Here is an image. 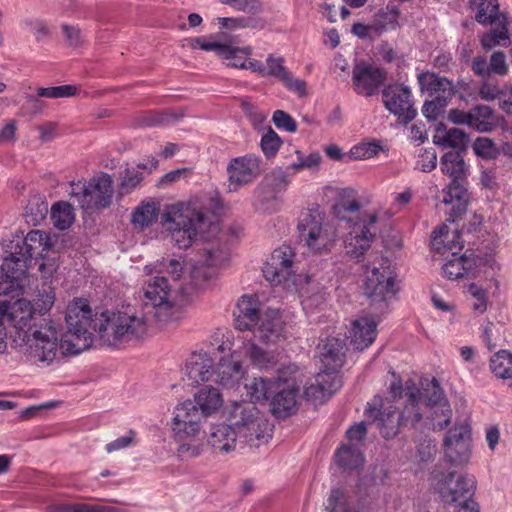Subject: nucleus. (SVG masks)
<instances>
[{"label":"nucleus","instance_id":"nucleus-1","mask_svg":"<svg viewBox=\"0 0 512 512\" xmlns=\"http://www.w3.org/2000/svg\"><path fill=\"white\" fill-rule=\"evenodd\" d=\"M53 246L41 230L26 235L16 232L2 255V326L12 347L35 361L50 364L58 354L59 332L51 320L34 317V307L23 297L27 270L33 257L43 256Z\"/></svg>","mask_w":512,"mask_h":512},{"label":"nucleus","instance_id":"nucleus-2","mask_svg":"<svg viewBox=\"0 0 512 512\" xmlns=\"http://www.w3.org/2000/svg\"><path fill=\"white\" fill-rule=\"evenodd\" d=\"M65 320L68 331L58 340V352L62 355H76L90 348L93 342L91 328L104 345L115 348L138 340L147 332L146 319L127 312L105 311L93 319L92 309L83 298L69 303Z\"/></svg>","mask_w":512,"mask_h":512},{"label":"nucleus","instance_id":"nucleus-3","mask_svg":"<svg viewBox=\"0 0 512 512\" xmlns=\"http://www.w3.org/2000/svg\"><path fill=\"white\" fill-rule=\"evenodd\" d=\"M160 218L162 227L180 249L190 247L197 235L205 237L211 228H217L207 212L182 203L167 206Z\"/></svg>","mask_w":512,"mask_h":512},{"label":"nucleus","instance_id":"nucleus-4","mask_svg":"<svg viewBox=\"0 0 512 512\" xmlns=\"http://www.w3.org/2000/svg\"><path fill=\"white\" fill-rule=\"evenodd\" d=\"M185 374L193 385L214 381L225 387H233L240 382L245 371L240 356L233 352L230 356L223 357L215 369L206 354L193 355L186 363Z\"/></svg>","mask_w":512,"mask_h":512},{"label":"nucleus","instance_id":"nucleus-5","mask_svg":"<svg viewBox=\"0 0 512 512\" xmlns=\"http://www.w3.org/2000/svg\"><path fill=\"white\" fill-rule=\"evenodd\" d=\"M235 326L240 331H251L255 339L269 344L281 336V322L275 311L262 313L257 298L244 295L237 304Z\"/></svg>","mask_w":512,"mask_h":512},{"label":"nucleus","instance_id":"nucleus-6","mask_svg":"<svg viewBox=\"0 0 512 512\" xmlns=\"http://www.w3.org/2000/svg\"><path fill=\"white\" fill-rule=\"evenodd\" d=\"M477 7L475 20L481 25L491 24L493 27L480 37V44L486 51L497 46L509 47L511 45L508 30V17L500 12L498 0H471Z\"/></svg>","mask_w":512,"mask_h":512},{"label":"nucleus","instance_id":"nucleus-7","mask_svg":"<svg viewBox=\"0 0 512 512\" xmlns=\"http://www.w3.org/2000/svg\"><path fill=\"white\" fill-rule=\"evenodd\" d=\"M325 214L317 205L302 212L298 231L301 241L314 253L328 251L336 241V231L325 223Z\"/></svg>","mask_w":512,"mask_h":512},{"label":"nucleus","instance_id":"nucleus-8","mask_svg":"<svg viewBox=\"0 0 512 512\" xmlns=\"http://www.w3.org/2000/svg\"><path fill=\"white\" fill-rule=\"evenodd\" d=\"M71 197L85 211L108 208L114 194L113 180L107 173H100L87 183L71 184Z\"/></svg>","mask_w":512,"mask_h":512},{"label":"nucleus","instance_id":"nucleus-9","mask_svg":"<svg viewBox=\"0 0 512 512\" xmlns=\"http://www.w3.org/2000/svg\"><path fill=\"white\" fill-rule=\"evenodd\" d=\"M173 290L168 279L158 274L143 285L145 305L155 309V317L159 322L167 323L180 318L181 312L173 299Z\"/></svg>","mask_w":512,"mask_h":512},{"label":"nucleus","instance_id":"nucleus-10","mask_svg":"<svg viewBox=\"0 0 512 512\" xmlns=\"http://www.w3.org/2000/svg\"><path fill=\"white\" fill-rule=\"evenodd\" d=\"M497 266L495 252L490 249L488 252L478 251L476 254L467 256L466 254L456 256L453 253L452 258L447 260L442 267L446 278L457 280L460 278H476L488 269L494 270Z\"/></svg>","mask_w":512,"mask_h":512},{"label":"nucleus","instance_id":"nucleus-11","mask_svg":"<svg viewBox=\"0 0 512 512\" xmlns=\"http://www.w3.org/2000/svg\"><path fill=\"white\" fill-rule=\"evenodd\" d=\"M387 263L388 261L383 259L381 268L374 267L372 269L364 288L365 295L372 303H377L380 307H385L397 292L393 272L388 265L384 266Z\"/></svg>","mask_w":512,"mask_h":512},{"label":"nucleus","instance_id":"nucleus-12","mask_svg":"<svg viewBox=\"0 0 512 512\" xmlns=\"http://www.w3.org/2000/svg\"><path fill=\"white\" fill-rule=\"evenodd\" d=\"M204 417L194 406V402L186 400L177 405L173 412L171 422L172 437L174 441H183L191 437H198Z\"/></svg>","mask_w":512,"mask_h":512},{"label":"nucleus","instance_id":"nucleus-13","mask_svg":"<svg viewBox=\"0 0 512 512\" xmlns=\"http://www.w3.org/2000/svg\"><path fill=\"white\" fill-rule=\"evenodd\" d=\"M476 489L473 476L450 472L438 484L442 501L449 505H460L471 500Z\"/></svg>","mask_w":512,"mask_h":512},{"label":"nucleus","instance_id":"nucleus-14","mask_svg":"<svg viewBox=\"0 0 512 512\" xmlns=\"http://www.w3.org/2000/svg\"><path fill=\"white\" fill-rule=\"evenodd\" d=\"M411 97L410 88L404 84H390L382 90L385 108L405 124L412 121L417 115Z\"/></svg>","mask_w":512,"mask_h":512},{"label":"nucleus","instance_id":"nucleus-15","mask_svg":"<svg viewBox=\"0 0 512 512\" xmlns=\"http://www.w3.org/2000/svg\"><path fill=\"white\" fill-rule=\"evenodd\" d=\"M387 79L385 69L365 61L356 63L352 70V82L358 95L371 97Z\"/></svg>","mask_w":512,"mask_h":512},{"label":"nucleus","instance_id":"nucleus-16","mask_svg":"<svg viewBox=\"0 0 512 512\" xmlns=\"http://www.w3.org/2000/svg\"><path fill=\"white\" fill-rule=\"evenodd\" d=\"M444 451L450 463L462 465L469 461L471 454V429L467 423H460L450 429L444 438Z\"/></svg>","mask_w":512,"mask_h":512},{"label":"nucleus","instance_id":"nucleus-17","mask_svg":"<svg viewBox=\"0 0 512 512\" xmlns=\"http://www.w3.org/2000/svg\"><path fill=\"white\" fill-rule=\"evenodd\" d=\"M376 214H370L362 223L353 227L352 231L344 240V248L347 255L352 258H359L370 247L376 237Z\"/></svg>","mask_w":512,"mask_h":512},{"label":"nucleus","instance_id":"nucleus-18","mask_svg":"<svg viewBox=\"0 0 512 512\" xmlns=\"http://www.w3.org/2000/svg\"><path fill=\"white\" fill-rule=\"evenodd\" d=\"M294 253L289 246L275 249L263 267V275L272 285L287 283L293 276Z\"/></svg>","mask_w":512,"mask_h":512},{"label":"nucleus","instance_id":"nucleus-19","mask_svg":"<svg viewBox=\"0 0 512 512\" xmlns=\"http://www.w3.org/2000/svg\"><path fill=\"white\" fill-rule=\"evenodd\" d=\"M229 190L237 191L241 186L252 182L260 174V160L249 154L232 159L228 166Z\"/></svg>","mask_w":512,"mask_h":512},{"label":"nucleus","instance_id":"nucleus-20","mask_svg":"<svg viewBox=\"0 0 512 512\" xmlns=\"http://www.w3.org/2000/svg\"><path fill=\"white\" fill-rule=\"evenodd\" d=\"M273 77L283 84L289 91L296 93L299 97L307 94L305 81L294 78L293 74L286 68L283 57L268 55L266 59L265 77Z\"/></svg>","mask_w":512,"mask_h":512},{"label":"nucleus","instance_id":"nucleus-21","mask_svg":"<svg viewBox=\"0 0 512 512\" xmlns=\"http://www.w3.org/2000/svg\"><path fill=\"white\" fill-rule=\"evenodd\" d=\"M471 70L481 79L491 76L505 77L509 72L506 54L500 50L494 51L489 60L485 56L477 55L471 61Z\"/></svg>","mask_w":512,"mask_h":512},{"label":"nucleus","instance_id":"nucleus-22","mask_svg":"<svg viewBox=\"0 0 512 512\" xmlns=\"http://www.w3.org/2000/svg\"><path fill=\"white\" fill-rule=\"evenodd\" d=\"M365 415L367 419H372V423L377 425L381 435L386 439L395 437L399 428L404 426L399 411L392 405L383 407L381 410L369 406L365 410Z\"/></svg>","mask_w":512,"mask_h":512},{"label":"nucleus","instance_id":"nucleus-23","mask_svg":"<svg viewBox=\"0 0 512 512\" xmlns=\"http://www.w3.org/2000/svg\"><path fill=\"white\" fill-rule=\"evenodd\" d=\"M227 419L238 434H242L249 426L255 425L260 411L256 405L249 401L233 402L227 408Z\"/></svg>","mask_w":512,"mask_h":512},{"label":"nucleus","instance_id":"nucleus-24","mask_svg":"<svg viewBox=\"0 0 512 512\" xmlns=\"http://www.w3.org/2000/svg\"><path fill=\"white\" fill-rule=\"evenodd\" d=\"M238 432L230 424H213L207 434V443L214 453L227 454L236 447Z\"/></svg>","mask_w":512,"mask_h":512},{"label":"nucleus","instance_id":"nucleus-25","mask_svg":"<svg viewBox=\"0 0 512 512\" xmlns=\"http://www.w3.org/2000/svg\"><path fill=\"white\" fill-rule=\"evenodd\" d=\"M345 343L336 337H329L317 346V354L325 369L339 370L345 360Z\"/></svg>","mask_w":512,"mask_h":512},{"label":"nucleus","instance_id":"nucleus-26","mask_svg":"<svg viewBox=\"0 0 512 512\" xmlns=\"http://www.w3.org/2000/svg\"><path fill=\"white\" fill-rule=\"evenodd\" d=\"M377 323L373 318L363 316L352 321L349 338L353 347L364 350L370 346L377 335Z\"/></svg>","mask_w":512,"mask_h":512},{"label":"nucleus","instance_id":"nucleus-27","mask_svg":"<svg viewBox=\"0 0 512 512\" xmlns=\"http://www.w3.org/2000/svg\"><path fill=\"white\" fill-rule=\"evenodd\" d=\"M417 81L422 92H427L430 96L442 98H452L456 93V88L451 80L441 77L433 72L425 71L417 75Z\"/></svg>","mask_w":512,"mask_h":512},{"label":"nucleus","instance_id":"nucleus-28","mask_svg":"<svg viewBox=\"0 0 512 512\" xmlns=\"http://www.w3.org/2000/svg\"><path fill=\"white\" fill-rule=\"evenodd\" d=\"M465 179L451 180L450 184L444 189L443 203L451 205L449 212L450 220L454 221L466 211L468 203V191L464 184Z\"/></svg>","mask_w":512,"mask_h":512},{"label":"nucleus","instance_id":"nucleus-29","mask_svg":"<svg viewBox=\"0 0 512 512\" xmlns=\"http://www.w3.org/2000/svg\"><path fill=\"white\" fill-rule=\"evenodd\" d=\"M195 408L205 418L214 415L223 405V398L217 388L205 386L201 388L195 395Z\"/></svg>","mask_w":512,"mask_h":512},{"label":"nucleus","instance_id":"nucleus-30","mask_svg":"<svg viewBox=\"0 0 512 512\" xmlns=\"http://www.w3.org/2000/svg\"><path fill=\"white\" fill-rule=\"evenodd\" d=\"M275 395L271 399V411L279 417H287L297 410V393L298 390L294 387L283 388L276 391Z\"/></svg>","mask_w":512,"mask_h":512},{"label":"nucleus","instance_id":"nucleus-31","mask_svg":"<svg viewBox=\"0 0 512 512\" xmlns=\"http://www.w3.org/2000/svg\"><path fill=\"white\" fill-rule=\"evenodd\" d=\"M160 215V207L154 201H142L132 212L131 223L135 229L144 230L153 225Z\"/></svg>","mask_w":512,"mask_h":512},{"label":"nucleus","instance_id":"nucleus-32","mask_svg":"<svg viewBox=\"0 0 512 512\" xmlns=\"http://www.w3.org/2000/svg\"><path fill=\"white\" fill-rule=\"evenodd\" d=\"M433 142L441 148H453L455 151H465L468 136L459 128H451L443 132L438 131L433 137Z\"/></svg>","mask_w":512,"mask_h":512},{"label":"nucleus","instance_id":"nucleus-33","mask_svg":"<svg viewBox=\"0 0 512 512\" xmlns=\"http://www.w3.org/2000/svg\"><path fill=\"white\" fill-rule=\"evenodd\" d=\"M271 187L261 182L256 188L253 196V206L255 210L263 213H273L278 210L279 199Z\"/></svg>","mask_w":512,"mask_h":512},{"label":"nucleus","instance_id":"nucleus-34","mask_svg":"<svg viewBox=\"0 0 512 512\" xmlns=\"http://www.w3.org/2000/svg\"><path fill=\"white\" fill-rule=\"evenodd\" d=\"M217 253V250H207V256L203 264L193 266L190 272V279L195 289H203L206 282L211 278L212 274L208 267L216 266L219 263Z\"/></svg>","mask_w":512,"mask_h":512},{"label":"nucleus","instance_id":"nucleus-35","mask_svg":"<svg viewBox=\"0 0 512 512\" xmlns=\"http://www.w3.org/2000/svg\"><path fill=\"white\" fill-rule=\"evenodd\" d=\"M441 170L452 180L465 179L467 175V166L459 151L446 152L441 157Z\"/></svg>","mask_w":512,"mask_h":512},{"label":"nucleus","instance_id":"nucleus-36","mask_svg":"<svg viewBox=\"0 0 512 512\" xmlns=\"http://www.w3.org/2000/svg\"><path fill=\"white\" fill-rule=\"evenodd\" d=\"M469 127L478 132H490L495 128L494 111L486 105H477L470 110Z\"/></svg>","mask_w":512,"mask_h":512},{"label":"nucleus","instance_id":"nucleus-37","mask_svg":"<svg viewBox=\"0 0 512 512\" xmlns=\"http://www.w3.org/2000/svg\"><path fill=\"white\" fill-rule=\"evenodd\" d=\"M406 388L407 401L403 411L399 412V416L404 425H415L422 419V413L419 407L421 392L417 388L410 389L408 386Z\"/></svg>","mask_w":512,"mask_h":512},{"label":"nucleus","instance_id":"nucleus-38","mask_svg":"<svg viewBox=\"0 0 512 512\" xmlns=\"http://www.w3.org/2000/svg\"><path fill=\"white\" fill-rule=\"evenodd\" d=\"M270 432L271 429L269 422L259 416L255 421V425L249 426L242 433V436L251 447H260L261 445L268 443L271 438Z\"/></svg>","mask_w":512,"mask_h":512},{"label":"nucleus","instance_id":"nucleus-39","mask_svg":"<svg viewBox=\"0 0 512 512\" xmlns=\"http://www.w3.org/2000/svg\"><path fill=\"white\" fill-rule=\"evenodd\" d=\"M144 271L147 275L156 273L159 276H164V274H169L174 281H178L183 272V263L176 258H162L153 264L146 265Z\"/></svg>","mask_w":512,"mask_h":512},{"label":"nucleus","instance_id":"nucleus-40","mask_svg":"<svg viewBox=\"0 0 512 512\" xmlns=\"http://www.w3.org/2000/svg\"><path fill=\"white\" fill-rule=\"evenodd\" d=\"M48 211V203L44 196H32L25 208V221L32 226H38L46 219Z\"/></svg>","mask_w":512,"mask_h":512},{"label":"nucleus","instance_id":"nucleus-41","mask_svg":"<svg viewBox=\"0 0 512 512\" xmlns=\"http://www.w3.org/2000/svg\"><path fill=\"white\" fill-rule=\"evenodd\" d=\"M247 396L252 403L267 400L274 392L276 383L262 377L254 378L250 384H246Z\"/></svg>","mask_w":512,"mask_h":512},{"label":"nucleus","instance_id":"nucleus-42","mask_svg":"<svg viewBox=\"0 0 512 512\" xmlns=\"http://www.w3.org/2000/svg\"><path fill=\"white\" fill-rule=\"evenodd\" d=\"M245 355L248 356L251 363L259 369H269L276 365V359L273 354L260 348L251 341L245 345Z\"/></svg>","mask_w":512,"mask_h":512},{"label":"nucleus","instance_id":"nucleus-43","mask_svg":"<svg viewBox=\"0 0 512 512\" xmlns=\"http://www.w3.org/2000/svg\"><path fill=\"white\" fill-rule=\"evenodd\" d=\"M335 457L337 464L347 469H357L363 463V456L356 444L343 445Z\"/></svg>","mask_w":512,"mask_h":512},{"label":"nucleus","instance_id":"nucleus-44","mask_svg":"<svg viewBox=\"0 0 512 512\" xmlns=\"http://www.w3.org/2000/svg\"><path fill=\"white\" fill-rule=\"evenodd\" d=\"M492 373L501 379L512 378V353L507 350L496 352L490 359Z\"/></svg>","mask_w":512,"mask_h":512},{"label":"nucleus","instance_id":"nucleus-45","mask_svg":"<svg viewBox=\"0 0 512 512\" xmlns=\"http://www.w3.org/2000/svg\"><path fill=\"white\" fill-rule=\"evenodd\" d=\"M360 209V203L356 199V194L353 189H343L336 200L333 207L335 216L339 219H346V212H356Z\"/></svg>","mask_w":512,"mask_h":512},{"label":"nucleus","instance_id":"nucleus-46","mask_svg":"<svg viewBox=\"0 0 512 512\" xmlns=\"http://www.w3.org/2000/svg\"><path fill=\"white\" fill-rule=\"evenodd\" d=\"M187 42L193 49L199 47L205 51H214L219 57H230L235 51L232 45L216 41H206L204 37L187 39Z\"/></svg>","mask_w":512,"mask_h":512},{"label":"nucleus","instance_id":"nucleus-47","mask_svg":"<svg viewBox=\"0 0 512 512\" xmlns=\"http://www.w3.org/2000/svg\"><path fill=\"white\" fill-rule=\"evenodd\" d=\"M51 219L56 228L60 230L69 228L74 221L71 205L68 203H55L51 207Z\"/></svg>","mask_w":512,"mask_h":512},{"label":"nucleus","instance_id":"nucleus-48","mask_svg":"<svg viewBox=\"0 0 512 512\" xmlns=\"http://www.w3.org/2000/svg\"><path fill=\"white\" fill-rule=\"evenodd\" d=\"M179 119L174 113L167 111H149L141 116L140 124L143 126H159L174 123Z\"/></svg>","mask_w":512,"mask_h":512},{"label":"nucleus","instance_id":"nucleus-49","mask_svg":"<svg viewBox=\"0 0 512 512\" xmlns=\"http://www.w3.org/2000/svg\"><path fill=\"white\" fill-rule=\"evenodd\" d=\"M472 149L478 157L483 159H495L499 155V149L495 142L488 137L476 138Z\"/></svg>","mask_w":512,"mask_h":512},{"label":"nucleus","instance_id":"nucleus-50","mask_svg":"<svg viewBox=\"0 0 512 512\" xmlns=\"http://www.w3.org/2000/svg\"><path fill=\"white\" fill-rule=\"evenodd\" d=\"M315 379L331 395L334 394L342 386V381L338 375V370H330V369H325L323 367V370H321L315 376Z\"/></svg>","mask_w":512,"mask_h":512},{"label":"nucleus","instance_id":"nucleus-51","mask_svg":"<svg viewBox=\"0 0 512 512\" xmlns=\"http://www.w3.org/2000/svg\"><path fill=\"white\" fill-rule=\"evenodd\" d=\"M77 91V86L69 84L47 88L39 87L37 89V96L46 98H66L75 96Z\"/></svg>","mask_w":512,"mask_h":512},{"label":"nucleus","instance_id":"nucleus-52","mask_svg":"<svg viewBox=\"0 0 512 512\" xmlns=\"http://www.w3.org/2000/svg\"><path fill=\"white\" fill-rule=\"evenodd\" d=\"M279 193L286 189L289 184V173L281 168L274 169L262 181Z\"/></svg>","mask_w":512,"mask_h":512},{"label":"nucleus","instance_id":"nucleus-53","mask_svg":"<svg viewBox=\"0 0 512 512\" xmlns=\"http://www.w3.org/2000/svg\"><path fill=\"white\" fill-rule=\"evenodd\" d=\"M178 444L177 453L181 459H191L198 457L202 452V445L197 437H191L183 441H175Z\"/></svg>","mask_w":512,"mask_h":512},{"label":"nucleus","instance_id":"nucleus-54","mask_svg":"<svg viewBox=\"0 0 512 512\" xmlns=\"http://www.w3.org/2000/svg\"><path fill=\"white\" fill-rule=\"evenodd\" d=\"M260 144L266 157H274L282 144V140L274 130L269 128L262 136Z\"/></svg>","mask_w":512,"mask_h":512},{"label":"nucleus","instance_id":"nucleus-55","mask_svg":"<svg viewBox=\"0 0 512 512\" xmlns=\"http://www.w3.org/2000/svg\"><path fill=\"white\" fill-rule=\"evenodd\" d=\"M450 98L435 97L430 101H425L422 107L423 115L429 120H436L447 106Z\"/></svg>","mask_w":512,"mask_h":512},{"label":"nucleus","instance_id":"nucleus-56","mask_svg":"<svg viewBox=\"0 0 512 512\" xmlns=\"http://www.w3.org/2000/svg\"><path fill=\"white\" fill-rule=\"evenodd\" d=\"M424 400L426 406H435L443 399V391L437 379L433 378L431 382L421 393V400Z\"/></svg>","mask_w":512,"mask_h":512},{"label":"nucleus","instance_id":"nucleus-57","mask_svg":"<svg viewBox=\"0 0 512 512\" xmlns=\"http://www.w3.org/2000/svg\"><path fill=\"white\" fill-rule=\"evenodd\" d=\"M482 83L479 86L478 94L482 100L493 101L503 95L504 91L499 87L496 82L490 80V78L482 79Z\"/></svg>","mask_w":512,"mask_h":512},{"label":"nucleus","instance_id":"nucleus-58","mask_svg":"<svg viewBox=\"0 0 512 512\" xmlns=\"http://www.w3.org/2000/svg\"><path fill=\"white\" fill-rule=\"evenodd\" d=\"M143 180L142 173L126 169L123 179L119 185V192L122 195L131 193Z\"/></svg>","mask_w":512,"mask_h":512},{"label":"nucleus","instance_id":"nucleus-59","mask_svg":"<svg viewBox=\"0 0 512 512\" xmlns=\"http://www.w3.org/2000/svg\"><path fill=\"white\" fill-rule=\"evenodd\" d=\"M298 161L293 162L287 170H292L293 173L302 170V169H313L319 166L321 161V156L318 153H311L308 156H303L299 151Z\"/></svg>","mask_w":512,"mask_h":512},{"label":"nucleus","instance_id":"nucleus-60","mask_svg":"<svg viewBox=\"0 0 512 512\" xmlns=\"http://www.w3.org/2000/svg\"><path fill=\"white\" fill-rule=\"evenodd\" d=\"M23 25L29 32L34 34V36L38 42L46 39L50 35V30H49L47 24L40 19H35V18L25 19L23 21Z\"/></svg>","mask_w":512,"mask_h":512},{"label":"nucleus","instance_id":"nucleus-61","mask_svg":"<svg viewBox=\"0 0 512 512\" xmlns=\"http://www.w3.org/2000/svg\"><path fill=\"white\" fill-rule=\"evenodd\" d=\"M500 336V330L493 322L488 321L483 326L481 337L483 342L490 351L493 350L498 345Z\"/></svg>","mask_w":512,"mask_h":512},{"label":"nucleus","instance_id":"nucleus-62","mask_svg":"<svg viewBox=\"0 0 512 512\" xmlns=\"http://www.w3.org/2000/svg\"><path fill=\"white\" fill-rule=\"evenodd\" d=\"M381 150L382 147L378 143L369 142L353 147L351 154L356 159H369L378 155Z\"/></svg>","mask_w":512,"mask_h":512},{"label":"nucleus","instance_id":"nucleus-63","mask_svg":"<svg viewBox=\"0 0 512 512\" xmlns=\"http://www.w3.org/2000/svg\"><path fill=\"white\" fill-rule=\"evenodd\" d=\"M273 123L279 129H283L287 132L294 133L297 130L296 121L283 110H276L272 117Z\"/></svg>","mask_w":512,"mask_h":512},{"label":"nucleus","instance_id":"nucleus-64","mask_svg":"<svg viewBox=\"0 0 512 512\" xmlns=\"http://www.w3.org/2000/svg\"><path fill=\"white\" fill-rule=\"evenodd\" d=\"M305 398L314 402H324L331 394L323 388L318 381L314 378L304 391Z\"/></svg>","mask_w":512,"mask_h":512}]
</instances>
